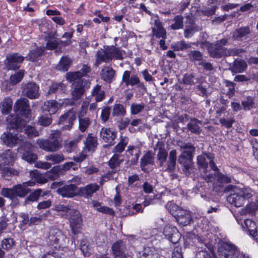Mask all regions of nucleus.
<instances>
[{"mask_svg": "<svg viewBox=\"0 0 258 258\" xmlns=\"http://www.w3.org/2000/svg\"><path fill=\"white\" fill-rule=\"evenodd\" d=\"M9 125L10 130H14L12 133L11 131L4 133L1 137V139L3 144L9 147H13L18 144H20L22 139L16 132H22L25 126L27 121L24 119H22L20 116L17 115H10L6 120Z\"/></svg>", "mask_w": 258, "mask_h": 258, "instance_id": "f257e3e1", "label": "nucleus"}, {"mask_svg": "<svg viewBox=\"0 0 258 258\" xmlns=\"http://www.w3.org/2000/svg\"><path fill=\"white\" fill-rule=\"evenodd\" d=\"M177 145L181 150H184L178 156V162L183 166L182 170L184 174L188 176L196 170L193 162V154L196 148L191 143L179 141Z\"/></svg>", "mask_w": 258, "mask_h": 258, "instance_id": "f03ea898", "label": "nucleus"}, {"mask_svg": "<svg viewBox=\"0 0 258 258\" xmlns=\"http://www.w3.org/2000/svg\"><path fill=\"white\" fill-rule=\"evenodd\" d=\"M61 132L60 130H54L50 134L48 139H38L36 141L39 147L45 151L54 152L61 147Z\"/></svg>", "mask_w": 258, "mask_h": 258, "instance_id": "7ed1b4c3", "label": "nucleus"}, {"mask_svg": "<svg viewBox=\"0 0 258 258\" xmlns=\"http://www.w3.org/2000/svg\"><path fill=\"white\" fill-rule=\"evenodd\" d=\"M253 196L252 190L248 187L236 189L234 192L230 193L227 197V201L236 207L242 206L246 200H248Z\"/></svg>", "mask_w": 258, "mask_h": 258, "instance_id": "20e7f679", "label": "nucleus"}, {"mask_svg": "<svg viewBox=\"0 0 258 258\" xmlns=\"http://www.w3.org/2000/svg\"><path fill=\"white\" fill-rule=\"evenodd\" d=\"M219 255L225 258H245V255L233 244L223 242L218 249Z\"/></svg>", "mask_w": 258, "mask_h": 258, "instance_id": "39448f33", "label": "nucleus"}, {"mask_svg": "<svg viewBox=\"0 0 258 258\" xmlns=\"http://www.w3.org/2000/svg\"><path fill=\"white\" fill-rule=\"evenodd\" d=\"M213 159L214 156L211 153L198 156L197 165L199 170L202 172L209 168L218 169Z\"/></svg>", "mask_w": 258, "mask_h": 258, "instance_id": "423d86ee", "label": "nucleus"}, {"mask_svg": "<svg viewBox=\"0 0 258 258\" xmlns=\"http://www.w3.org/2000/svg\"><path fill=\"white\" fill-rule=\"evenodd\" d=\"M65 237L62 232L57 228H51L49 232L47 238V243L51 245H54L56 249L60 248L62 245V241L64 240Z\"/></svg>", "mask_w": 258, "mask_h": 258, "instance_id": "0eeeda50", "label": "nucleus"}, {"mask_svg": "<svg viewBox=\"0 0 258 258\" xmlns=\"http://www.w3.org/2000/svg\"><path fill=\"white\" fill-rule=\"evenodd\" d=\"M24 57L18 53H9L7 55L5 64L8 70H16L20 67Z\"/></svg>", "mask_w": 258, "mask_h": 258, "instance_id": "6e6552de", "label": "nucleus"}, {"mask_svg": "<svg viewBox=\"0 0 258 258\" xmlns=\"http://www.w3.org/2000/svg\"><path fill=\"white\" fill-rule=\"evenodd\" d=\"M16 112L21 116L27 118L30 114V109L29 101L26 98H20L16 101L14 106Z\"/></svg>", "mask_w": 258, "mask_h": 258, "instance_id": "1a4fd4ad", "label": "nucleus"}, {"mask_svg": "<svg viewBox=\"0 0 258 258\" xmlns=\"http://www.w3.org/2000/svg\"><path fill=\"white\" fill-rule=\"evenodd\" d=\"M208 51L211 57L213 58H221L227 56L228 48L221 47L215 42L208 43Z\"/></svg>", "mask_w": 258, "mask_h": 258, "instance_id": "9d476101", "label": "nucleus"}, {"mask_svg": "<svg viewBox=\"0 0 258 258\" xmlns=\"http://www.w3.org/2000/svg\"><path fill=\"white\" fill-rule=\"evenodd\" d=\"M88 107V104L86 102H83L82 105L81 110L79 114V128L80 131L82 132H85L91 124L90 118L85 116Z\"/></svg>", "mask_w": 258, "mask_h": 258, "instance_id": "9b49d317", "label": "nucleus"}, {"mask_svg": "<svg viewBox=\"0 0 258 258\" xmlns=\"http://www.w3.org/2000/svg\"><path fill=\"white\" fill-rule=\"evenodd\" d=\"M100 135L101 138L106 143L104 147H109L115 143L114 140L116 137V132L113 128L103 127L100 131Z\"/></svg>", "mask_w": 258, "mask_h": 258, "instance_id": "f8f14e48", "label": "nucleus"}, {"mask_svg": "<svg viewBox=\"0 0 258 258\" xmlns=\"http://www.w3.org/2000/svg\"><path fill=\"white\" fill-rule=\"evenodd\" d=\"M68 217L70 218V227L72 232L74 234H77L82 225L81 216L79 211L75 210Z\"/></svg>", "mask_w": 258, "mask_h": 258, "instance_id": "ddd939ff", "label": "nucleus"}, {"mask_svg": "<svg viewBox=\"0 0 258 258\" xmlns=\"http://www.w3.org/2000/svg\"><path fill=\"white\" fill-rule=\"evenodd\" d=\"M251 30L249 26H244L236 29L232 33L234 41H243L250 37Z\"/></svg>", "mask_w": 258, "mask_h": 258, "instance_id": "4468645a", "label": "nucleus"}, {"mask_svg": "<svg viewBox=\"0 0 258 258\" xmlns=\"http://www.w3.org/2000/svg\"><path fill=\"white\" fill-rule=\"evenodd\" d=\"M56 192L63 198H70L78 195V189L74 184L70 183L58 187Z\"/></svg>", "mask_w": 258, "mask_h": 258, "instance_id": "2eb2a0df", "label": "nucleus"}, {"mask_svg": "<svg viewBox=\"0 0 258 258\" xmlns=\"http://www.w3.org/2000/svg\"><path fill=\"white\" fill-rule=\"evenodd\" d=\"M39 87L35 83L26 84L23 88V94L30 99L38 98L40 96Z\"/></svg>", "mask_w": 258, "mask_h": 258, "instance_id": "dca6fc26", "label": "nucleus"}, {"mask_svg": "<svg viewBox=\"0 0 258 258\" xmlns=\"http://www.w3.org/2000/svg\"><path fill=\"white\" fill-rule=\"evenodd\" d=\"M32 145L30 143H26L22 147L21 158L28 163H34L37 159V155L32 152Z\"/></svg>", "mask_w": 258, "mask_h": 258, "instance_id": "f3484780", "label": "nucleus"}, {"mask_svg": "<svg viewBox=\"0 0 258 258\" xmlns=\"http://www.w3.org/2000/svg\"><path fill=\"white\" fill-rule=\"evenodd\" d=\"M76 114L73 111L70 110L62 115L59 118V124H64L62 129L63 130H70L73 124L74 121L76 119Z\"/></svg>", "mask_w": 258, "mask_h": 258, "instance_id": "a211bd4d", "label": "nucleus"}, {"mask_svg": "<svg viewBox=\"0 0 258 258\" xmlns=\"http://www.w3.org/2000/svg\"><path fill=\"white\" fill-rule=\"evenodd\" d=\"M163 233L170 241L175 244L178 242L181 237L177 229L174 226H166L164 229Z\"/></svg>", "mask_w": 258, "mask_h": 258, "instance_id": "6ab92c4d", "label": "nucleus"}, {"mask_svg": "<svg viewBox=\"0 0 258 258\" xmlns=\"http://www.w3.org/2000/svg\"><path fill=\"white\" fill-rule=\"evenodd\" d=\"M101 79L107 83H111L114 80L116 72L109 66L104 67L100 72Z\"/></svg>", "mask_w": 258, "mask_h": 258, "instance_id": "aec40b11", "label": "nucleus"}, {"mask_svg": "<svg viewBox=\"0 0 258 258\" xmlns=\"http://www.w3.org/2000/svg\"><path fill=\"white\" fill-rule=\"evenodd\" d=\"M66 78L68 82L72 83V86H74L75 84H90L86 80L82 79L81 74L78 71L67 73L66 75Z\"/></svg>", "mask_w": 258, "mask_h": 258, "instance_id": "412c9836", "label": "nucleus"}, {"mask_svg": "<svg viewBox=\"0 0 258 258\" xmlns=\"http://www.w3.org/2000/svg\"><path fill=\"white\" fill-rule=\"evenodd\" d=\"M33 184V182H26L23 184H17L14 185V194L15 198L17 197L20 198L24 197L31 190L28 188V186H32Z\"/></svg>", "mask_w": 258, "mask_h": 258, "instance_id": "4be33fe9", "label": "nucleus"}, {"mask_svg": "<svg viewBox=\"0 0 258 258\" xmlns=\"http://www.w3.org/2000/svg\"><path fill=\"white\" fill-rule=\"evenodd\" d=\"M109 46L104 49H101L98 50L96 53L95 65L98 67L102 62H108L111 60L110 53H108Z\"/></svg>", "mask_w": 258, "mask_h": 258, "instance_id": "5701e85b", "label": "nucleus"}, {"mask_svg": "<svg viewBox=\"0 0 258 258\" xmlns=\"http://www.w3.org/2000/svg\"><path fill=\"white\" fill-rule=\"evenodd\" d=\"M177 161V151L176 150H172L170 151L168 159L166 160L167 167L165 171L168 172H174L176 168Z\"/></svg>", "mask_w": 258, "mask_h": 258, "instance_id": "b1692460", "label": "nucleus"}, {"mask_svg": "<svg viewBox=\"0 0 258 258\" xmlns=\"http://www.w3.org/2000/svg\"><path fill=\"white\" fill-rule=\"evenodd\" d=\"M88 85L89 84H75L72 86L71 91L72 98L75 100L81 98L85 92V88L87 87Z\"/></svg>", "mask_w": 258, "mask_h": 258, "instance_id": "393cba45", "label": "nucleus"}, {"mask_svg": "<svg viewBox=\"0 0 258 258\" xmlns=\"http://www.w3.org/2000/svg\"><path fill=\"white\" fill-rule=\"evenodd\" d=\"M43 112H48L49 114H55L58 109V103L54 100L45 101L41 106Z\"/></svg>", "mask_w": 258, "mask_h": 258, "instance_id": "a878e982", "label": "nucleus"}, {"mask_svg": "<svg viewBox=\"0 0 258 258\" xmlns=\"http://www.w3.org/2000/svg\"><path fill=\"white\" fill-rule=\"evenodd\" d=\"M1 161L5 165H13L16 159V154L12 150L8 149L0 154Z\"/></svg>", "mask_w": 258, "mask_h": 258, "instance_id": "bb28decb", "label": "nucleus"}, {"mask_svg": "<svg viewBox=\"0 0 258 258\" xmlns=\"http://www.w3.org/2000/svg\"><path fill=\"white\" fill-rule=\"evenodd\" d=\"M140 154V151L134 146H130L128 147L127 150L126 151V156L128 158V162H131V165L137 164Z\"/></svg>", "mask_w": 258, "mask_h": 258, "instance_id": "cd10ccee", "label": "nucleus"}, {"mask_svg": "<svg viewBox=\"0 0 258 258\" xmlns=\"http://www.w3.org/2000/svg\"><path fill=\"white\" fill-rule=\"evenodd\" d=\"M202 124V121L196 118H191L190 121L187 124V128L192 133L200 135L202 132L201 127Z\"/></svg>", "mask_w": 258, "mask_h": 258, "instance_id": "c85d7f7f", "label": "nucleus"}, {"mask_svg": "<svg viewBox=\"0 0 258 258\" xmlns=\"http://www.w3.org/2000/svg\"><path fill=\"white\" fill-rule=\"evenodd\" d=\"M126 244L122 240H118L112 246V252L115 256H122L126 250Z\"/></svg>", "mask_w": 258, "mask_h": 258, "instance_id": "c756f323", "label": "nucleus"}, {"mask_svg": "<svg viewBox=\"0 0 258 258\" xmlns=\"http://www.w3.org/2000/svg\"><path fill=\"white\" fill-rule=\"evenodd\" d=\"M217 171L214 169H207L201 172V177L206 182H214L217 180Z\"/></svg>", "mask_w": 258, "mask_h": 258, "instance_id": "7c9ffc66", "label": "nucleus"}, {"mask_svg": "<svg viewBox=\"0 0 258 258\" xmlns=\"http://www.w3.org/2000/svg\"><path fill=\"white\" fill-rule=\"evenodd\" d=\"M44 47H37L30 51L28 56H26V59L32 61H35L39 59L44 54Z\"/></svg>", "mask_w": 258, "mask_h": 258, "instance_id": "2f4dec72", "label": "nucleus"}, {"mask_svg": "<svg viewBox=\"0 0 258 258\" xmlns=\"http://www.w3.org/2000/svg\"><path fill=\"white\" fill-rule=\"evenodd\" d=\"M13 100L10 97H5L1 102L0 109L3 114H8L12 110Z\"/></svg>", "mask_w": 258, "mask_h": 258, "instance_id": "473e14b6", "label": "nucleus"}, {"mask_svg": "<svg viewBox=\"0 0 258 258\" xmlns=\"http://www.w3.org/2000/svg\"><path fill=\"white\" fill-rule=\"evenodd\" d=\"M154 23L156 28H153L152 29V32L154 35L157 38L161 37L163 39H165L166 37V31L163 28L161 22H160L158 20H155Z\"/></svg>", "mask_w": 258, "mask_h": 258, "instance_id": "72a5a7b5", "label": "nucleus"}, {"mask_svg": "<svg viewBox=\"0 0 258 258\" xmlns=\"http://www.w3.org/2000/svg\"><path fill=\"white\" fill-rule=\"evenodd\" d=\"M246 62L242 59H235L230 70L233 73H241L243 72L247 68Z\"/></svg>", "mask_w": 258, "mask_h": 258, "instance_id": "f704fd0d", "label": "nucleus"}, {"mask_svg": "<svg viewBox=\"0 0 258 258\" xmlns=\"http://www.w3.org/2000/svg\"><path fill=\"white\" fill-rule=\"evenodd\" d=\"M154 163V155L151 151L147 152L141 159L140 166L143 171H145V167Z\"/></svg>", "mask_w": 258, "mask_h": 258, "instance_id": "c9c22d12", "label": "nucleus"}, {"mask_svg": "<svg viewBox=\"0 0 258 258\" xmlns=\"http://www.w3.org/2000/svg\"><path fill=\"white\" fill-rule=\"evenodd\" d=\"M91 95L95 97L96 102L102 101L105 97V92L102 89V86L100 85H96L91 91Z\"/></svg>", "mask_w": 258, "mask_h": 258, "instance_id": "e433bc0d", "label": "nucleus"}, {"mask_svg": "<svg viewBox=\"0 0 258 258\" xmlns=\"http://www.w3.org/2000/svg\"><path fill=\"white\" fill-rule=\"evenodd\" d=\"M244 224L249 232V234L252 237L257 235L256 223L250 219H247L244 220Z\"/></svg>", "mask_w": 258, "mask_h": 258, "instance_id": "4c0bfd02", "label": "nucleus"}, {"mask_svg": "<svg viewBox=\"0 0 258 258\" xmlns=\"http://www.w3.org/2000/svg\"><path fill=\"white\" fill-rule=\"evenodd\" d=\"M168 152L163 147H160L157 154L160 167H162L167 160Z\"/></svg>", "mask_w": 258, "mask_h": 258, "instance_id": "58836bf2", "label": "nucleus"}, {"mask_svg": "<svg viewBox=\"0 0 258 258\" xmlns=\"http://www.w3.org/2000/svg\"><path fill=\"white\" fill-rule=\"evenodd\" d=\"M86 150L88 151L93 150L97 146V139L92 136L91 134H89L84 142Z\"/></svg>", "mask_w": 258, "mask_h": 258, "instance_id": "ea45409f", "label": "nucleus"}, {"mask_svg": "<svg viewBox=\"0 0 258 258\" xmlns=\"http://www.w3.org/2000/svg\"><path fill=\"white\" fill-rule=\"evenodd\" d=\"M176 219L180 224L183 226H186L190 224L192 218L189 212H183V214H181L177 216Z\"/></svg>", "mask_w": 258, "mask_h": 258, "instance_id": "a19ab883", "label": "nucleus"}, {"mask_svg": "<svg viewBox=\"0 0 258 258\" xmlns=\"http://www.w3.org/2000/svg\"><path fill=\"white\" fill-rule=\"evenodd\" d=\"M80 249L84 256L89 257L91 253V248L90 243L87 239H83L81 241Z\"/></svg>", "mask_w": 258, "mask_h": 258, "instance_id": "79ce46f5", "label": "nucleus"}, {"mask_svg": "<svg viewBox=\"0 0 258 258\" xmlns=\"http://www.w3.org/2000/svg\"><path fill=\"white\" fill-rule=\"evenodd\" d=\"M99 189V186L95 184H90L81 190L82 193L86 197H91L93 194Z\"/></svg>", "mask_w": 258, "mask_h": 258, "instance_id": "37998d69", "label": "nucleus"}, {"mask_svg": "<svg viewBox=\"0 0 258 258\" xmlns=\"http://www.w3.org/2000/svg\"><path fill=\"white\" fill-rule=\"evenodd\" d=\"M65 86L62 83H53L50 86L47 95H49L57 92H62Z\"/></svg>", "mask_w": 258, "mask_h": 258, "instance_id": "c03bdc74", "label": "nucleus"}, {"mask_svg": "<svg viewBox=\"0 0 258 258\" xmlns=\"http://www.w3.org/2000/svg\"><path fill=\"white\" fill-rule=\"evenodd\" d=\"M126 114V110L121 104H115L113 107L112 115L113 116L123 117Z\"/></svg>", "mask_w": 258, "mask_h": 258, "instance_id": "a18cd8bd", "label": "nucleus"}, {"mask_svg": "<svg viewBox=\"0 0 258 258\" xmlns=\"http://www.w3.org/2000/svg\"><path fill=\"white\" fill-rule=\"evenodd\" d=\"M72 62V61L70 58L68 56H63L60 59L57 68L60 71L66 72L68 70Z\"/></svg>", "mask_w": 258, "mask_h": 258, "instance_id": "49530a36", "label": "nucleus"}, {"mask_svg": "<svg viewBox=\"0 0 258 258\" xmlns=\"http://www.w3.org/2000/svg\"><path fill=\"white\" fill-rule=\"evenodd\" d=\"M128 185L132 188H138L140 187L141 178L139 175L135 174L128 177Z\"/></svg>", "mask_w": 258, "mask_h": 258, "instance_id": "de8ad7c7", "label": "nucleus"}, {"mask_svg": "<svg viewBox=\"0 0 258 258\" xmlns=\"http://www.w3.org/2000/svg\"><path fill=\"white\" fill-rule=\"evenodd\" d=\"M18 174V172L12 167H4L2 170V176L6 180H10V177Z\"/></svg>", "mask_w": 258, "mask_h": 258, "instance_id": "09e8293b", "label": "nucleus"}, {"mask_svg": "<svg viewBox=\"0 0 258 258\" xmlns=\"http://www.w3.org/2000/svg\"><path fill=\"white\" fill-rule=\"evenodd\" d=\"M189 60L192 62L198 61L201 62L203 60V54L199 50H190L188 53Z\"/></svg>", "mask_w": 258, "mask_h": 258, "instance_id": "8fccbe9b", "label": "nucleus"}, {"mask_svg": "<svg viewBox=\"0 0 258 258\" xmlns=\"http://www.w3.org/2000/svg\"><path fill=\"white\" fill-rule=\"evenodd\" d=\"M190 47V45L184 40L177 41L171 44V47L174 51H184Z\"/></svg>", "mask_w": 258, "mask_h": 258, "instance_id": "3c124183", "label": "nucleus"}, {"mask_svg": "<svg viewBox=\"0 0 258 258\" xmlns=\"http://www.w3.org/2000/svg\"><path fill=\"white\" fill-rule=\"evenodd\" d=\"M108 53L111 57V60L113 58L115 59H122L123 58L122 52L119 48H116L113 46H109Z\"/></svg>", "mask_w": 258, "mask_h": 258, "instance_id": "603ef678", "label": "nucleus"}, {"mask_svg": "<svg viewBox=\"0 0 258 258\" xmlns=\"http://www.w3.org/2000/svg\"><path fill=\"white\" fill-rule=\"evenodd\" d=\"M128 143V139L126 137L121 136L120 142L114 147L113 149V152L114 153H121L124 150L125 147L127 145Z\"/></svg>", "mask_w": 258, "mask_h": 258, "instance_id": "864d4df0", "label": "nucleus"}, {"mask_svg": "<svg viewBox=\"0 0 258 258\" xmlns=\"http://www.w3.org/2000/svg\"><path fill=\"white\" fill-rule=\"evenodd\" d=\"M47 41L46 47L47 49L49 50H52L55 48H60V45H62L63 42L62 41L56 40L54 39H46Z\"/></svg>", "mask_w": 258, "mask_h": 258, "instance_id": "5fc2aeb1", "label": "nucleus"}, {"mask_svg": "<svg viewBox=\"0 0 258 258\" xmlns=\"http://www.w3.org/2000/svg\"><path fill=\"white\" fill-rule=\"evenodd\" d=\"M217 171V182L220 183H229L232 182V179L230 177H229L226 175L222 174L220 171V169L218 168V169H215Z\"/></svg>", "mask_w": 258, "mask_h": 258, "instance_id": "6e6d98bb", "label": "nucleus"}, {"mask_svg": "<svg viewBox=\"0 0 258 258\" xmlns=\"http://www.w3.org/2000/svg\"><path fill=\"white\" fill-rule=\"evenodd\" d=\"M45 159L50 161L53 164H57L64 160V156L62 154H54L45 156Z\"/></svg>", "mask_w": 258, "mask_h": 258, "instance_id": "4d7b16f0", "label": "nucleus"}, {"mask_svg": "<svg viewBox=\"0 0 258 258\" xmlns=\"http://www.w3.org/2000/svg\"><path fill=\"white\" fill-rule=\"evenodd\" d=\"M199 30V27L193 24L191 25L188 27L186 26V28L184 30V36L186 38H190L195 32H198Z\"/></svg>", "mask_w": 258, "mask_h": 258, "instance_id": "13d9d810", "label": "nucleus"}, {"mask_svg": "<svg viewBox=\"0 0 258 258\" xmlns=\"http://www.w3.org/2000/svg\"><path fill=\"white\" fill-rule=\"evenodd\" d=\"M24 75V73L23 70H20L14 75H12L10 78V83L14 85L19 83L23 79Z\"/></svg>", "mask_w": 258, "mask_h": 258, "instance_id": "bf43d9fd", "label": "nucleus"}, {"mask_svg": "<svg viewBox=\"0 0 258 258\" xmlns=\"http://www.w3.org/2000/svg\"><path fill=\"white\" fill-rule=\"evenodd\" d=\"M173 21L174 23L170 26V27L172 30H178L183 28V17L181 15H177L175 16Z\"/></svg>", "mask_w": 258, "mask_h": 258, "instance_id": "052dcab7", "label": "nucleus"}, {"mask_svg": "<svg viewBox=\"0 0 258 258\" xmlns=\"http://www.w3.org/2000/svg\"><path fill=\"white\" fill-rule=\"evenodd\" d=\"M120 156L117 154H114L112 158L108 161V165L109 167L113 169H116L117 167H118L120 163L122 161V159L120 160Z\"/></svg>", "mask_w": 258, "mask_h": 258, "instance_id": "680f3d73", "label": "nucleus"}, {"mask_svg": "<svg viewBox=\"0 0 258 258\" xmlns=\"http://www.w3.org/2000/svg\"><path fill=\"white\" fill-rule=\"evenodd\" d=\"M254 104V99L250 96L247 97L246 100L241 102L243 109L244 110H249L253 107Z\"/></svg>", "mask_w": 258, "mask_h": 258, "instance_id": "e2e57ef3", "label": "nucleus"}, {"mask_svg": "<svg viewBox=\"0 0 258 258\" xmlns=\"http://www.w3.org/2000/svg\"><path fill=\"white\" fill-rule=\"evenodd\" d=\"M0 194L4 197L9 198L11 200L15 198L14 187L12 188H3Z\"/></svg>", "mask_w": 258, "mask_h": 258, "instance_id": "0e129e2a", "label": "nucleus"}, {"mask_svg": "<svg viewBox=\"0 0 258 258\" xmlns=\"http://www.w3.org/2000/svg\"><path fill=\"white\" fill-rule=\"evenodd\" d=\"M145 108L143 103L137 104L133 103L131 106V113L132 115L137 114L141 112Z\"/></svg>", "mask_w": 258, "mask_h": 258, "instance_id": "69168bd1", "label": "nucleus"}, {"mask_svg": "<svg viewBox=\"0 0 258 258\" xmlns=\"http://www.w3.org/2000/svg\"><path fill=\"white\" fill-rule=\"evenodd\" d=\"M31 175L38 183H44L47 181L44 176L39 173L37 170L32 172Z\"/></svg>", "mask_w": 258, "mask_h": 258, "instance_id": "338daca9", "label": "nucleus"}, {"mask_svg": "<svg viewBox=\"0 0 258 258\" xmlns=\"http://www.w3.org/2000/svg\"><path fill=\"white\" fill-rule=\"evenodd\" d=\"M194 75L193 74H185L182 79V82L184 85L192 86L195 84L194 81Z\"/></svg>", "mask_w": 258, "mask_h": 258, "instance_id": "774afa93", "label": "nucleus"}]
</instances>
